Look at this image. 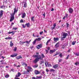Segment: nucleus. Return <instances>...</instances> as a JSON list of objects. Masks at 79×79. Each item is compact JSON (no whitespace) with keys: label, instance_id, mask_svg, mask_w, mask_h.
Masks as SVG:
<instances>
[{"label":"nucleus","instance_id":"obj_1","mask_svg":"<svg viewBox=\"0 0 79 79\" xmlns=\"http://www.w3.org/2000/svg\"><path fill=\"white\" fill-rule=\"evenodd\" d=\"M36 54L37 55L34 54L32 56L33 58H36L33 61V62L35 63H37L39 61V60H42L43 59L40 55H39V53L36 52Z\"/></svg>","mask_w":79,"mask_h":79},{"label":"nucleus","instance_id":"obj_2","mask_svg":"<svg viewBox=\"0 0 79 79\" xmlns=\"http://www.w3.org/2000/svg\"><path fill=\"white\" fill-rule=\"evenodd\" d=\"M68 35V34L66 33H64L63 34L62 36L61 37V39L62 40H64V39L66 38V36Z\"/></svg>","mask_w":79,"mask_h":79},{"label":"nucleus","instance_id":"obj_3","mask_svg":"<svg viewBox=\"0 0 79 79\" xmlns=\"http://www.w3.org/2000/svg\"><path fill=\"white\" fill-rule=\"evenodd\" d=\"M18 7H15L14 9V11L13 14L15 15V13H16L18 12Z\"/></svg>","mask_w":79,"mask_h":79},{"label":"nucleus","instance_id":"obj_4","mask_svg":"<svg viewBox=\"0 0 79 79\" xmlns=\"http://www.w3.org/2000/svg\"><path fill=\"white\" fill-rule=\"evenodd\" d=\"M22 64L23 65V66H24V67L25 69H27V64H26L25 62H22Z\"/></svg>","mask_w":79,"mask_h":79},{"label":"nucleus","instance_id":"obj_5","mask_svg":"<svg viewBox=\"0 0 79 79\" xmlns=\"http://www.w3.org/2000/svg\"><path fill=\"white\" fill-rule=\"evenodd\" d=\"M14 16H15V14H13L12 15L10 19V22H11L12 21L15 19V17H14Z\"/></svg>","mask_w":79,"mask_h":79},{"label":"nucleus","instance_id":"obj_6","mask_svg":"<svg viewBox=\"0 0 79 79\" xmlns=\"http://www.w3.org/2000/svg\"><path fill=\"white\" fill-rule=\"evenodd\" d=\"M18 56V54L16 53H14V54H12L10 55V57H12V58H14V57H16Z\"/></svg>","mask_w":79,"mask_h":79},{"label":"nucleus","instance_id":"obj_7","mask_svg":"<svg viewBox=\"0 0 79 79\" xmlns=\"http://www.w3.org/2000/svg\"><path fill=\"white\" fill-rule=\"evenodd\" d=\"M3 11L2 10H1L0 11V18H1L2 16H3Z\"/></svg>","mask_w":79,"mask_h":79},{"label":"nucleus","instance_id":"obj_8","mask_svg":"<svg viewBox=\"0 0 79 79\" xmlns=\"http://www.w3.org/2000/svg\"><path fill=\"white\" fill-rule=\"evenodd\" d=\"M35 73L36 75L39 74H40V72L37 70H35Z\"/></svg>","mask_w":79,"mask_h":79},{"label":"nucleus","instance_id":"obj_9","mask_svg":"<svg viewBox=\"0 0 79 79\" xmlns=\"http://www.w3.org/2000/svg\"><path fill=\"white\" fill-rule=\"evenodd\" d=\"M45 65L46 66L50 67L51 66V64H49V63L46 62L45 63Z\"/></svg>","mask_w":79,"mask_h":79},{"label":"nucleus","instance_id":"obj_10","mask_svg":"<svg viewBox=\"0 0 79 79\" xmlns=\"http://www.w3.org/2000/svg\"><path fill=\"white\" fill-rule=\"evenodd\" d=\"M68 10L70 13H72L73 12V9L72 8H70Z\"/></svg>","mask_w":79,"mask_h":79},{"label":"nucleus","instance_id":"obj_11","mask_svg":"<svg viewBox=\"0 0 79 79\" xmlns=\"http://www.w3.org/2000/svg\"><path fill=\"white\" fill-rule=\"evenodd\" d=\"M36 48H38V49H40V48H42V44H40L38 45L36 47Z\"/></svg>","mask_w":79,"mask_h":79},{"label":"nucleus","instance_id":"obj_12","mask_svg":"<svg viewBox=\"0 0 79 79\" xmlns=\"http://www.w3.org/2000/svg\"><path fill=\"white\" fill-rule=\"evenodd\" d=\"M1 8H2L4 10H5L6 8H7V6H1Z\"/></svg>","mask_w":79,"mask_h":79},{"label":"nucleus","instance_id":"obj_13","mask_svg":"<svg viewBox=\"0 0 79 79\" xmlns=\"http://www.w3.org/2000/svg\"><path fill=\"white\" fill-rule=\"evenodd\" d=\"M54 42H57V41H58V40H59V38L58 37L54 38Z\"/></svg>","mask_w":79,"mask_h":79},{"label":"nucleus","instance_id":"obj_14","mask_svg":"<svg viewBox=\"0 0 79 79\" xmlns=\"http://www.w3.org/2000/svg\"><path fill=\"white\" fill-rule=\"evenodd\" d=\"M28 68L29 70H29V71H32L33 69H32V68L30 66H28Z\"/></svg>","mask_w":79,"mask_h":79},{"label":"nucleus","instance_id":"obj_15","mask_svg":"<svg viewBox=\"0 0 79 79\" xmlns=\"http://www.w3.org/2000/svg\"><path fill=\"white\" fill-rule=\"evenodd\" d=\"M29 73V70H27V71H24L23 72V74H28V73Z\"/></svg>","mask_w":79,"mask_h":79},{"label":"nucleus","instance_id":"obj_16","mask_svg":"<svg viewBox=\"0 0 79 79\" xmlns=\"http://www.w3.org/2000/svg\"><path fill=\"white\" fill-rule=\"evenodd\" d=\"M25 17H26V13H23L22 15V18H24Z\"/></svg>","mask_w":79,"mask_h":79},{"label":"nucleus","instance_id":"obj_17","mask_svg":"<svg viewBox=\"0 0 79 79\" xmlns=\"http://www.w3.org/2000/svg\"><path fill=\"white\" fill-rule=\"evenodd\" d=\"M55 49H54L53 50H50V53L51 54V53H54V52H55Z\"/></svg>","mask_w":79,"mask_h":79},{"label":"nucleus","instance_id":"obj_18","mask_svg":"<svg viewBox=\"0 0 79 79\" xmlns=\"http://www.w3.org/2000/svg\"><path fill=\"white\" fill-rule=\"evenodd\" d=\"M13 38H12L11 37H8L6 38H5V39H6V40H10L11 39H12Z\"/></svg>","mask_w":79,"mask_h":79},{"label":"nucleus","instance_id":"obj_19","mask_svg":"<svg viewBox=\"0 0 79 79\" xmlns=\"http://www.w3.org/2000/svg\"><path fill=\"white\" fill-rule=\"evenodd\" d=\"M16 58L17 60H19V59H20L21 58H22V56H19L16 57Z\"/></svg>","mask_w":79,"mask_h":79},{"label":"nucleus","instance_id":"obj_20","mask_svg":"<svg viewBox=\"0 0 79 79\" xmlns=\"http://www.w3.org/2000/svg\"><path fill=\"white\" fill-rule=\"evenodd\" d=\"M58 67V65H54L53 66V68L56 69V68H57Z\"/></svg>","mask_w":79,"mask_h":79},{"label":"nucleus","instance_id":"obj_21","mask_svg":"<svg viewBox=\"0 0 79 79\" xmlns=\"http://www.w3.org/2000/svg\"><path fill=\"white\" fill-rule=\"evenodd\" d=\"M36 40H37V41H40V40H42V38L40 37L38 38V39H35Z\"/></svg>","mask_w":79,"mask_h":79},{"label":"nucleus","instance_id":"obj_22","mask_svg":"<svg viewBox=\"0 0 79 79\" xmlns=\"http://www.w3.org/2000/svg\"><path fill=\"white\" fill-rule=\"evenodd\" d=\"M27 5V3L26 2H25L24 4L23 7L24 8H26Z\"/></svg>","mask_w":79,"mask_h":79},{"label":"nucleus","instance_id":"obj_23","mask_svg":"<svg viewBox=\"0 0 79 79\" xmlns=\"http://www.w3.org/2000/svg\"><path fill=\"white\" fill-rule=\"evenodd\" d=\"M51 41V39H50V40H48V41L46 43V45H48V43H49V42H50Z\"/></svg>","mask_w":79,"mask_h":79},{"label":"nucleus","instance_id":"obj_24","mask_svg":"<svg viewBox=\"0 0 79 79\" xmlns=\"http://www.w3.org/2000/svg\"><path fill=\"white\" fill-rule=\"evenodd\" d=\"M26 26H27V27H29L30 26V25L29 24V23H26L25 24Z\"/></svg>","mask_w":79,"mask_h":79},{"label":"nucleus","instance_id":"obj_25","mask_svg":"<svg viewBox=\"0 0 79 79\" xmlns=\"http://www.w3.org/2000/svg\"><path fill=\"white\" fill-rule=\"evenodd\" d=\"M36 77L37 79H41L42 78V76H40V77Z\"/></svg>","mask_w":79,"mask_h":79},{"label":"nucleus","instance_id":"obj_26","mask_svg":"<svg viewBox=\"0 0 79 79\" xmlns=\"http://www.w3.org/2000/svg\"><path fill=\"white\" fill-rule=\"evenodd\" d=\"M36 41H37V40L36 39H35L34 40V41L32 42V43L33 44V45H35V43H36Z\"/></svg>","mask_w":79,"mask_h":79},{"label":"nucleus","instance_id":"obj_27","mask_svg":"<svg viewBox=\"0 0 79 79\" xmlns=\"http://www.w3.org/2000/svg\"><path fill=\"white\" fill-rule=\"evenodd\" d=\"M50 71L51 72H53V73H55V70H54L53 69H51L50 70Z\"/></svg>","mask_w":79,"mask_h":79},{"label":"nucleus","instance_id":"obj_28","mask_svg":"<svg viewBox=\"0 0 79 79\" xmlns=\"http://www.w3.org/2000/svg\"><path fill=\"white\" fill-rule=\"evenodd\" d=\"M16 31H11V33H12V35H14V34H15V32H16Z\"/></svg>","mask_w":79,"mask_h":79},{"label":"nucleus","instance_id":"obj_29","mask_svg":"<svg viewBox=\"0 0 79 79\" xmlns=\"http://www.w3.org/2000/svg\"><path fill=\"white\" fill-rule=\"evenodd\" d=\"M3 3H8V1L7 0H4L3 1Z\"/></svg>","mask_w":79,"mask_h":79},{"label":"nucleus","instance_id":"obj_30","mask_svg":"<svg viewBox=\"0 0 79 79\" xmlns=\"http://www.w3.org/2000/svg\"><path fill=\"white\" fill-rule=\"evenodd\" d=\"M14 44L12 43V41H10V47H13V46Z\"/></svg>","mask_w":79,"mask_h":79},{"label":"nucleus","instance_id":"obj_31","mask_svg":"<svg viewBox=\"0 0 79 79\" xmlns=\"http://www.w3.org/2000/svg\"><path fill=\"white\" fill-rule=\"evenodd\" d=\"M56 47H59V43H57L55 45Z\"/></svg>","mask_w":79,"mask_h":79},{"label":"nucleus","instance_id":"obj_32","mask_svg":"<svg viewBox=\"0 0 79 79\" xmlns=\"http://www.w3.org/2000/svg\"><path fill=\"white\" fill-rule=\"evenodd\" d=\"M31 40H30L29 41H26L25 42V43H26V44H30V42H31Z\"/></svg>","mask_w":79,"mask_h":79},{"label":"nucleus","instance_id":"obj_33","mask_svg":"<svg viewBox=\"0 0 79 79\" xmlns=\"http://www.w3.org/2000/svg\"><path fill=\"white\" fill-rule=\"evenodd\" d=\"M9 77H10V75L8 74L6 75L5 76V77H6V78H8Z\"/></svg>","mask_w":79,"mask_h":79},{"label":"nucleus","instance_id":"obj_34","mask_svg":"<svg viewBox=\"0 0 79 79\" xmlns=\"http://www.w3.org/2000/svg\"><path fill=\"white\" fill-rule=\"evenodd\" d=\"M33 67L34 68H37V67H38V64L35 65H34Z\"/></svg>","mask_w":79,"mask_h":79},{"label":"nucleus","instance_id":"obj_35","mask_svg":"<svg viewBox=\"0 0 79 79\" xmlns=\"http://www.w3.org/2000/svg\"><path fill=\"white\" fill-rule=\"evenodd\" d=\"M76 43V41H73L72 42V44L74 45H75V44Z\"/></svg>","mask_w":79,"mask_h":79},{"label":"nucleus","instance_id":"obj_36","mask_svg":"<svg viewBox=\"0 0 79 79\" xmlns=\"http://www.w3.org/2000/svg\"><path fill=\"white\" fill-rule=\"evenodd\" d=\"M41 56L42 57V58H42V59H43V58H45V56L43 54H41Z\"/></svg>","mask_w":79,"mask_h":79},{"label":"nucleus","instance_id":"obj_37","mask_svg":"<svg viewBox=\"0 0 79 79\" xmlns=\"http://www.w3.org/2000/svg\"><path fill=\"white\" fill-rule=\"evenodd\" d=\"M75 64L76 65H78V64H79V62H76L75 63Z\"/></svg>","mask_w":79,"mask_h":79},{"label":"nucleus","instance_id":"obj_38","mask_svg":"<svg viewBox=\"0 0 79 79\" xmlns=\"http://www.w3.org/2000/svg\"><path fill=\"white\" fill-rule=\"evenodd\" d=\"M34 17H32L31 18V20L32 21H34Z\"/></svg>","mask_w":79,"mask_h":79},{"label":"nucleus","instance_id":"obj_39","mask_svg":"<svg viewBox=\"0 0 79 79\" xmlns=\"http://www.w3.org/2000/svg\"><path fill=\"white\" fill-rule=\"evenodd\" d=\"M74 55H76V56H79V53H74Z\"/></svg>","mask_w":79,"mask_h":79},{"label":"nucleus","instance_id":"obj_40","mask_svg":"<svg viewBox=\"0 0 79 79\" xmlns=\"http://www.w3.org/2000/svg\"><path fill=\"white\" fill-rule=\"evenodd\" d=\"M17 50V48L16 47H15L14 48V51H15V52H16Z\"/></svg>","mask_w":79,"mask_h":79},{"label":"nucleus","instance_id":"obj_41","mask_svg":"<svg viewBox=\"0 0 79 79\" xmlns=\"http://www.w3.org/2000/svg\"><path fill=\"white\" fill-rule=\"evenodd\" d=\"M1 64H6V63L4 62H2L1 63Z\"/></svg>","mask_w":79,"mask_h":79},{"label":"nucleus","instance_id":"obj_42","mask_svg":"<svg viewBox=\"0 0 79 79\" xmlns=\"http://www.w3.org/2000/svg\"><path fill=\"white\" fill-rule=\"evenodd\" d=\"M59 56H60V58L63 57V55H62V53H60V54L59 55Z\"/></svg>","mask_w":79,"mask_h":79},{"label":"nucleus","instance_id":"obj_43","mask_svg":"<svg viewBox=\"0 0 79 79\" xmlns=\"http://www.w3.org/2000/svg\"><path fill=\"white\" fill-rule=\"evenodd\" d=\"M66 24L67 25V28H68V27H69V23H66Z\"/></svg>","mask_w":79,"mask_h":79},{"label":"nucleus","instance_id":"obj_44","mask_svg":"<svg viewBox=\"0 0 79 79\" xmlns=\"http://www.w3.org/2000/svg\"><path fill=\"white\" fill-rule=\"evenodd\" d=\"M21 74L19 72L18 73V76H19V77L20 76H21Z\"/></svg>","mask_w":79,"mask_h":79},{"label":"nucleus","instance_id":"obj_45","mask_svg":"<svg viewBox=\"0 0 79 79\" xmlns=\"http://www.w3.org/2000/svg\"><path fill=\"white\" fill-rule=\"evenodd\" d=\"M22 26H23V28H26V26H25V25H24V24H23L22 25Z\"/></svg>","mask_w":79,"mask_h":79},{"label":"nucleus","instance_id":"obj_46","mask_svg":"<svg viewBox=\"0 0 79 79\" xmlns=\"http://www.w3.org/2000/svg\"><path fill=\"white\" fill-rule=\"evenodd\" d=\"M69 57V55H68L67 57L65 58V59L67 60V59H68Z\"/></svg>","mask_w":79,"mask_h":79},{"label":"nucleus","instance_id":"obj_47","mask_svg":"<svg viewBox=\"0 0 79 79\" xmlns=\"http://www.w3.org/2000/svg\"><path fill=\"white\" fill-rule=\"evenodd\" d=\"M20 22V23H24V21H23V19H22L21 20Z\"/></svg>","mask_w":79,"mask_h":79},{"label":"nucleus","instance_id":"obj_48","mask_svg":"<svg viewBox=\"0 0 79 79\" xmlns=\"http://www.w3.org/2000/svg\"><path fill=\"white\" fill-rule=\"evenodd\" d=\"M17 29H18V28L17 27L13 28V30H16Z\"/></svg>","mask_w":79,"mask_h":79},{"label":"nucleus","instance_id":"obj_49","mask_svg":"<svg viewBox=\"0 0 79 79\" xmlns=\"http://www.w3.org/2000/svg\"><path fill=\"white\" fill-rule=\"evenodd\" d=\"M43 16H44V18H45V13H44V14L43 15Z\"/></svg>","mask_w":79,"mask_h":79},{"label":"nucleus","instance_id":"obj_50","mask_svg":"<svg viewBox=\"0 0 79 79\" xmlns=\"http://www.w3.org/2000/svg\"><path fill=\"white\" fill-rule=\"evenodd\" d=\"M63 25H64L63 24H61V27H64V26Z\"/></svg>","mask_w":79,"mask_h":79},{"label":"nucleus","instance_id":"obj_51","mask_svg":"<svg viewBox=\"0 0 79 79\" xmlns=\"http://www.w3.org/2000/svg\"><path fill=\"white\" fill-rule=\"evenodd\" d=\"M43 32H43V31H42L41 32H40V35H42V34H43Z\"/></svg>","mask_w":79,"mask_h":79},{"label":"nucleus","instance_id":"obj_52","mask_svg":"<svg viewBox=\"0 0 79 79\" xmlns=\"http://www.w3.org/2000/svg\"><path fill=\"white\" fill-rule=\"evenodd\" d=\"M19 77V76H18V75H16L15 76V78H17V77Z\"/></svg>","mask_w":79,"mask_h":79},{"label":"nucleus","instance_id":"obj_53","mask_svg":"<svg viewBox=\"0 0 79 79\" xmlns=\"http://www.w3.org/2000/svg\"><path fill=\"white\" fill-rule=\"evenodd\" d=\"M68 52H71V49H69L68 51Z\"/></svg>","mask_w":79,"mask_h":79},{"label":"nucleus","instance_id":"obj_54","mask_svg":"<svg viewBox=\"0 0 79 79\" xmlns=\"http://www.w3.org/2000/svg\"><path fill=\"white\" fill-rule=\"evenodd\" d=\"M25 43H26V42H22V43H20V44H25Z\"/></svg>","mask_w":79,"mask_h":79},{"label":"nucleus","instance_id":"obj_55","mask_svg":"<svg viewBox=\"0 0 79 79\" xmlns=\"http://www.w3.org/2000/svg\"><path fill=\"white\" fill-rule=\"evenodd\" d=\"M56 23H55L53 25L54 27H56Z\"/></svg>","mask_w":79,"mask_h":79},{"label":"nucleus","instance_id":"obj_56","mask_svg":"<svg viewBox=\"0 0 79 79\" xmlns=\"http://www.w3.org/2000/svg\"><path fill=\"white\" fill-rule=\"evenodd\" d=\"M33 48H34V46H33L30 47V48H31V49H32Z\"/></svg>","mask_w":79,"mask_h":79},{"label":"nucleus","instance_id":"obj_57","mask_svg":"<svg viewBox=\"0 0 79 79\" xmlns=\"http://www.w3.org/2000/svg\"><path fill=\"white\" fill-rule=\"evenodd\" d=\"M32 79H37V78H35V77H32Z\"/></svg>","mask_w":79,"mask_h":79},{"label":"nucleus","instance_id":"obj_58","mask_svg":"<svg viewBox=\"0 0 79 79\" xmlns=\"http://www.w3.org/2000/svg\"><path fill=\"white\" fill-rule=\"evenodd\" d=\"M42 74H44V75H45V72H44V71H43L42 72Z\"/></svg>","mask_w":79,"mask_h":79},{"label":"nucleus","instance_id":"obj_59","mask_svg":"<svg viewBox=\"0 0 79 79\" xmlns=\"http://www.w3.org/2000/svg\"><path fill=\"white\" fill-rule=\"evenodd\" d=\"M61 61H62V60L61 59H60L59 60V62H61Z\"/></svg>","mask_w":79,"mask_h":79},{"label":"nucleus","instance_id":"obj_60","mask_svg":"<svg viewBox=\"0 0 79 79\" xmlns=\"http://www.w3.org/2000/svg\"><path fill=\"white\" fill-rule=\"evenodd\" d=\"M10 71H13V72L15 71H14V69H11L10 70Z\"/></svg>","mask_w":79,"mask_h":79},{"label":"nucleus","instance_id":"obj_61","mask_svg":"<svg viewBox=\"0 0 79 79\" xmlns=\"http://www.w3.org/2000/svg\"><path fill=\"white\" fill-rule=\"evenodd\" d=\"M65 18H66V16H65L63 18V19H65Z\"/></svg>","mask_w":79,"mask_h":79},{"label":"nucleus","instance_id":"obj_62","mask_svg":"<svg viewBox=\"0 0 79 79\" xmlns=\"http://www.w3.org/2000/svg\"><path fill=\"white\" fill-rule=\"evenodd\" d=\"M54 10V9H53V8H52V10H51V11H53Z\"/></svg>","mask_w":79,"mask_h":79},{"label":"nucleus","instance_id":"obj_63","mask_svg":"<svg viewBox=\"0 0 79 79\" xmlns=\"http://www.w3.org/2000/svg\"><path fill=\"white\" fill-rule=\"evenodd\" d=\"M7 34H11V32H9L7 33Z\"/></svg>","mask_w":79,"mask_h":79},{"label":"nucleus","instance_id":"obj_64","mask_svg":"<svg viewBox=\"0 0 79 79\" xmlns=\"http://www.w3.org/2000/svg\"><path fill=\"white\" fill-rule=\"evenodd\" d=\"M46 71H47V72H48V69H46Z\"/></svg>","mask_w":79,"mask_h":79}]
</instances>
